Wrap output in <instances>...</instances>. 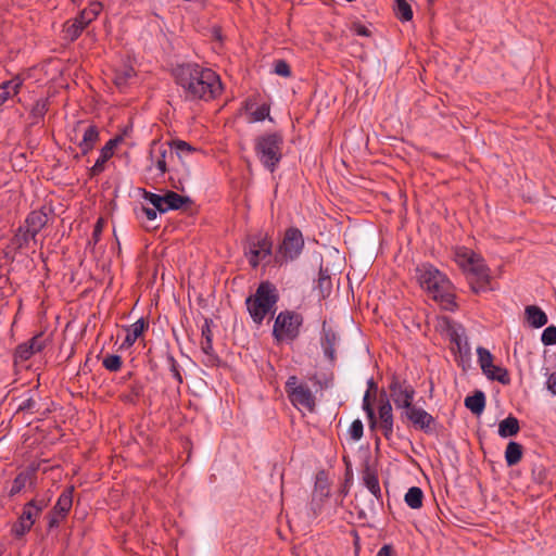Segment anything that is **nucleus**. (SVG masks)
<instances>
[{
    "instance_id": "1",
    "label": "nucleus",
    "mask_w": 556,
    "mask_h": 556,
    "mask_svg": "<svg viewBox=\"0 0 556 556\" xmlns=\"http://www.w3.org/2000/svg\"><path fill=\"white\" fill-rule=\"evenodd\" d=\"M174 77L189 101H211L218 97L223 89L219 76L213 70L197 63L178 65L174 71Z\"/></svg>"
},
{
    "instance_id": "2",
    "label": "nucleus",
    "mask_w": 556,
    "mask_h": 556,
    "mask_svg": "<svg viewBox=\"0 0 556 556\" xmlns=\"http://www.w3.org/2000/svg\"><path fill=\"white\" fill-rule=\"evenodd\" d=\"M415 278L429 296L439 302L444 309L456 307L453 285L445 274L430 263H422L415 268Z\"/></svg>"
},
{
    "instance_id": "3",
    "label": "nucleus",
    "mask_w": 556,
    "mask_h": 556,
    "mask_svg": "<svg viewBox=\"0 0 556 556\" xmlns=\"http://www.w3.org/2000/svg\"><path fill=\"white\" fill-rule=\"evenodd\" d=\"M279 298L277 287L266 280L262 281L255 292L245 299L247 311L255 325L261 326L268 315H275Z\"/></svg>"
},
{
    "instance_id": "4",
    "label": "nucleus",
    "mask_w": 556,
    "mask_h": 556,
    "mask_svg": "<svg viewBox=\"0 0 556 556\" xmlns=\"http://www.w3.org/2000/svg\"><path fill=\"white\" fill-rule=\"evenodd\" d=\"M454 260L466 274L475 293L488 290L490 270L480 255L467 248H458L454 253Z\"/></svg>"
},
{
    "instance_id": "5",
    "label": "nucleus",
    "mask_w": 556,
    "mask_h": 556,
    "mask_svg": "<svg viewBox=\"0 0 556 556\" xmlns=\"http://www.w3.org/2000/svg\"><path fill=\"white\" fill-rule=\"evenodd\" d=\"M283 136L279 131L264 132L254 139V152L260 163L274 173L282 160Z\"/></svg>"
},
{
    "instance_id": "6",
    "label": "nucleus",
    "mask_w": 556,
    "mask_h": 556,
    "mask_svg": "<svg viewBox=\"0 0 556 556\" xmlns=\"http://www.w3.org/2000/svg\"><path fill=\"white\" fill-rule=\"evenodd\" d=\"M303 323L302 314L290 309L281 311L274 321V339L277 342H293L299 338Z\"/></svg>"
},
{
    "instance_id": "7",
    "label": "nucleus",
    "mask_w": 556,
    "mask_h": 556,
    "mask_svg": "<svg viewBox=\"0 0 556 556\" xmlns=\"http://www.w3.org/2000/svg\"><path fill=\"white\" fill-rule=\"evenodd\" d=\"M416 391L414 387L399 375H391L388 383V396L386 400L392 401L395 408L406 410L413 405Z\"/></svg>"
},
{
    "instance_id": "8",
    "label": "nucleus",
    "mask_w": 556,
    "mask_h": 556,
    "mask_svg": "<svg viewBox=\"0 0 556 556\" xmlns=\"http://www.w3.org/2000/svg\"><path fill=\"white\" fill-rule=\"evenodd\" d=\"M286 392L293 406L296 408H305L308 412H314L316 407L315 396L305 383H299L296 376H290L286 381Z\"/></svg>"
},
{
    "instance_id": "9",
    "label": "nucleus",
    "mask_w": 556,
    "mask_h": 556,
    "mask_svg": "<svg viewBox=\"0 0 556 556\" xmlns=\"http://www.w3.org/2000/svg\"><path fill=\"white\" fill-rule=\"evenodd\" d=\"M47 506L48 501L45 498H34L26 503L18 520L12 527V533L16 538H21L27 533Z\"/></svg>"
},
{
    "instance_id": "10",
    "label": "nucleus",
    "mask_w": 556,
    "mask_h": 556,
    "mask_svg": "<svg viewBox=\"0 0 556 556\" xmlns=\"http://www.w3.org/2000/svg\"><path fill=\"white\" fill-rule=\"evenodd\" d=\"M304 249L302 231L296 227H290L285 231L283 239L277 252V262L294 261Z\"/></svg>"
},
{
    "instance_id": "11",
    "label": "nucleus",
    "mask_w": 556,
    "mask_h": 556,
    "mask_svg": "<svg viewBox=\"0 0 556 556\" xmlns=\"http://www.w3.org/2000/svg\"><path fill=\"white\" fill-rule=\"evenodd\" d=\"M401 418L408 420L416 429L432 433L435 429V419L421 407L414 404L401 413Z\"/></svg>"
},
{
    "instance_id": "12",
    "label": "nucleus",
    "mask_w": 556,
    "mask_h": 556,
    "mask_svg": "<svg viewBox=\"0 0 556 556\" xmlns=\"http://www.w3.org/2000/svg\"><path fill=\"white\" fill-rule=\"evenodd\" d=\"M74 130L75 132L83 131V137L77 141V147L79 148L81 155L88 154L93 150L100 139L98 127L93 124L85 125L84 122L79 121L77 122Z\"/></svg>"
},
{
    "instance_id": "13",
    "label": "nucleus",
    "mask_w": 556,
    "mask_h": 556,
    "mask_svg": "<svg viewBox=\"0 0 556 556\" xmlns=\"http://www.w3.org/2000/svg\"><path fill=\"white\" fill-rule=\"evenodd\" d=\"M271 249L273 242L266 236L251 241L249 251L247 252L250 265L256 268L261 261L271 254Z\"/></svg>"
},
{
    "instance_id": "14",
    "label": "nucleus",
    "mask_w": 556,
    "mask_h": 556,
    "mask_svg": "<svg viewBox=\"0 0 556 556\" xmlns=\"http://www.w3.org/2000/svg\"><path fill=\"white\" fill-rule=\"evenodd\" d=\"M339 342L337 332L330 327L327 321L323 323L320 333V345L324 351V355L333 363L336 361V346Z\"/></svg>"
},
{
    "instance_id": "15",
    "label": "nucleus",
    "mask_w": 556,
    "mask_h": 556,
    "mask_svg": "<svg viewBox=\"0 0 556 556\" xmlns=\"http://www.w3.org/2000/svg\"><path fill=\"white\" fill-rule=\"evenodd\" d=\"M155 143H153L151 151H150V169L155 168L157 170V176H163L166 172H168L167 168V154H169L170 157H173L172 150H168L164 148L163 146H159L155 148Z\"/></svg>"
},
{
    "instance_id": "16",
    "label": "nucleus",
    "mask_w": 556,
    "mask_h": 556,
    "mask_svg": "<svg viewBox=\"0 0 556 556\" xmlns=\"http://www.w3.org/2000/svg\"><path fill=\"white\" fill-rule=\"evenodd\" d=\"M123 138L117 136L113 139H110L105 146L101 149L100 155L96 161L94 165L91 167V175H99L104 170L105 163L113 156L114 149L116 146L122 142Z\"/></svg>"
},
{
    "instance_id": "17",
    "label": "nucleus",
    "mask_w": 556,
    "mask_h": 556,
    "mask_svg": "<svg viewBox=\"0 0 556 556\" xmlns=\"http://www.w3.org/2000/svg\"><path fill=\"white\" fill-rule=\"evenodd\" d=\"M378 413L382 433L387 440H390L393 435V414L392 405L389 400L380 404Z\"/></svg>"
},
{
    "instance_id": "18",
    "label": "nucleus",
    "mask_w": 556,
    "mask_h": 556,
    "mask_svg": "<svg viewBox=\"0 0 556 556\" xmlns=\"http://www.w3.org/2000/svg\"><path fill=\"white\" fill-rule=\"evenodd\" d=\"M23 83V78L17 75L0 84V106L20 93Z\"/></svg>"
},
{
    "instance_id": "19",
    "label": "nucleus",
    "mask_w": 556,
    "mask_h": 556,
    "mask_svg": "<svg viewBox=\"0 0 556 556\" xmlns=\"http://www.w3.org/2000/svg\"><path fill=\"white\" fill-rule=\"evenodd\" d=\"M48 215L42 211H33L25 220V227L31 237H36L40 230L47 225Z\"/></svg>"
},
{
    "instance_id": "20",
    "label": "nucleus",
    "mask_w": 556,
    "mask_h": 556,
    "mask_svg": "<svg viewBox=\"0 0 556 556\" xmlns=\"http://www.w3.org/2000/svg\"><path fill=\"white\" fill-rule=\"evenodd\" d=\"M362 480L369 492L377 498H382L381 488L377 472L369 466H366L362 472Z\"/></svg>"
},
{
    "instance_id": "21",
    "label": "nucleus",
    "mask_w": 556,
    "mask_h": 556,
    "mask_svg": "<svg viewBox=\"0 0 556 556\" xmlns=\"http://www.w3.org/2000/svg\"><path fill=\"white\" fill-rule=\"evenodd\" d=\"M525 313L528 323L534 328H541L548 321L546 314L539 306L529 305Z\"/></svg>"
},
{
    "instance_id": "22",
    "label": "nucleus",
    "mask_w": 556,
    "mask_h": 556,
    "mask_svg": "<svg viewBox=\"0 0 556 556\" xmlns=\"http://www.w3.org/2000/svg\"><path fill=\"white\" fill-rule=\"evenodd\" d=\"M148 324L143 318L138 319L136 323L131 324L126 328V337L123 345L131 346L136 340L147 329Z\"/></svg>"
},
{
    "instance_id": "23",
    "label": "nucleus",
    "mask_w": 556,
    "mask_h": 556,
    "mask_svg": "<svg viewBox=\"0 0 556 556\" xmlns=\"http://www.w3.org/2000/svg\"><path fill=\"white\" fill-rule=\"evenodd\" d=\"M136 72L131 66L124 65L114 72L113 81L119 89L127 87L135 78Z\"/></svg>"
},
{
    "instance_id": "24",
    "label": "nucleus",
    "mask_w": 556,
    "mask_h": 556,
    "mask_svg": "<svg viewBox=\"0 0 556 556\" xmlns=\"http://www.w3.org/2000/svg\"><path fill=\"white\" fill-rule=\"evenodd\" d=\"M465 406L472 414L480 415L485 407V395L482 391L478 390L472 395L465 399Z\"/></svg>"
},
{
    "instance_id": "25",
    "label": "nucleus",
    "mask_w": 556,
    "mask_h": 556,
    "mask_svg": "<svg viewBox=\"0 0 556 556\" xmlns=\"http://www.w3.org/2000/svg\"><path fill=\"white\" fill-rule=\"evenodd\" d=\"M73 486H68L60 494L53 507L58 514L67 516L73 505Z\"/></svg>"
},
{
    "instance_id": "26",
    "label": "nucleus",
    "mask_w": 556,
    "mask_h": 556,
    "mask_svg": "<svg viewBox=\"0 0 556 556\" xmlns=\"http://www.w3.org/2000/svg\"><path fill=\"white\" fill-rule=\"evenodd\" d=\"M520 430L519 421L516 417L509 415L498 425V434L502 438L516 435Z\"/></svg>"
},
{
    "instance_id": "27",
    "label": "nucleus",
    "mask_w": 556,
    "mask_h": 556,
    "mask_svg": "<svg viewBox=\"0 0 556 556\" xmlns=\"http://www.w3.org/2000/svg\"><path fill=\"white\" fill-rule=\"evenodd\" d=\"M103 7L101 2L93 1L89 4L88 8L81 10L76 17L80 22H83L81 24H85L87 27L92 21H94L98 17Z\"/></svg>"
},
{
    "instance_id": "28",
    "label": "nucleus",
    "mask_w": 556,
    "mask_h": 556,
    "mask_svg": "<svg viewBox=\"0 0 556 556\" xmlns=\"http://www.w3.org/2000/svg\"><path fill=\"white\" fill-rule=\"evenodd\" d=\"M81 23L77 17L67 21L63 27L64 38L70 41L76 40L86 28V25Z\"/></svg>"
},
{
    "instance_id": "29",
    "label": "nucleus",
    "mask_w": 556,
    "mask_h": 556,
    "mask_svg": "<svg viewBox=\"0 0 556 556\" xmlns=\"http://www.w3.org/2000/svg\"><path fill=\"white\" fill-rule=\"evenodd\" d=\"M254 104L251 102H247L245 109L250 113L249 123L262 122L265 118H270L269 112L270 106L266 103L253 109Z\"/></svg>"
},
{
    "instance_id": "30",
    "label": "nucleus",
    "mask_w": 556,
    "mask_h": 556,
    "mask_svg": "<svg viewBox=\"0 0 556 556\" xmlns=\"http://www.w3.org/2000/svg\"><path fill=\"white\" fill-rule=\"evenodd\" d=\"M522 458V445L518 442L510 441L505 450V460L508 466L517 465Z\"/></svg>"
},
{
    "instance_id": "31",
    "label": "nucleus",
    "mask_w": 556,
    "mask_h": 556,
    "mask_svg": "<svg viewBox=\"0 0 556 556\" xmlns=\"http://www.w3.org/2000/svg\"><path fill=\"white\" fill-rule=\"evenodd\" d=\"M316 289L323 299H326L330 295L332 291V282L327 269L320 268Z\"/></svg>"
},
{
    "instance_id": "32",
    "label": "nucleus",
    "mask_w": 556,
    "mask_h": 556,
    "mask_svg": "<svg viewBox=\"0 0 556 556\" xmlns=\"http://www.w3.org/2000/svg\"><path fill=\"white\" fill-rule=\"evenodd\" d=\"M166 200V212L169 210H179L186 204H191V200L188 197H182L174 191H167L165 193Z\"/></svg>"
},
{
    "instance_id": "33",
    "label": "nucleus",
    "mask_w": 556,
    "mask_h": 556,
    "mask_svg": "<svg viewBox=\"0 0 556 556\" xmlns=\"http://www.w3.org/2000/svg\"><path fill=\"white\" fill-rule=\"evenodd\" d=\"M424 493L418 486H412L405 494L404 501L412 509H419L422 506Z\"/></svg>"
},
{
    "instance_id": "34",
    "label": "nucleus",
    "mask_w": 556,
    "mask_h": 556,
    "mask_svg": "<svg viewBox=\"0 0 556 556\" xmlns=\"http://www.w3.org/2000/svg\"><path fill=\"white\" fill-rule=\"evenodd\" d=\"M30 480L31 473L29 471L20 472L12 482L11 489L9 490V495L15 496L16 494L21 493L25 489L26 484L30 482Z\"/></svg>"
},
{
    "instance_id": "35",
    "label": "nucleus",
    "mask_w": 556,
    "mask_h": 556,
    "mask_svg": "<svg viewBox=\"0 0 556 556\" xmlns=\"http://www.w3.org/2000/svg\"><path fill=\"white\" fill-rule=\"evenodd\" d=\"M490 371L483 372L489 379L501 382L502 384H509L510 377L507 369L492 364Z\"/></svg>"
},
{
    "instance_id": "36",
    "label": "nucleus",
    "mask_w": 556,
    "mask_h": 556,
    "mask_svg": "<svg viewBox=\"0 0 556 556\" xmlns=\"http://www.w3.org/2000/svg\"><path fill=\"white\" fill-rule=\"evenodd\" d=\"M395 15L402 22H408L413 18V10L406 0H395Z\"/></svg>"
},
{
    "instance_id": "37",
    "label": "nucleus",
    "mask_w": 556,
    "mask_h": 556,
    "mask_svg": "<svg viewBox=\"0 0 556 556\" xmlns=\"http://www.w3.org/2000/svg\"><path fill=\"white\" fill-rule=\"evenodd\" d=\"M34 242L36 243L37 240H36V237H31L29 233H28V229L24 226V227H21L18 229V232L15 235L14 237V244L18 248V249H24V248H28L29 247V243L30 242Z\"/></svg>"
},
{
    "instance_id": "38",
    "label": "nucleus",
    "mask_w": 556,
    "mask_h": 556,
    "mask_svg": "<svg viewBox=\"0 0 556 556\" xmlns=\"http://www.w3.org/2000/svg\"><path fill=\"white\" fill-rule=\"evenodd\" d=\"M477 355L482 372L490 371L489 369L492 367L493 364V355L490 353V351L482 346H479L477 349Z\"/></svg>"
},
{
    "instance_id": "39",
    "label": "nucleus",
    "mask_w": 556,
    "mask_h": 556,
    "mask_svg": "<svg viewBox=\"0 0 556 556\" xmlns=\"http://www.w3.org/2000/svg\"><path fill=\"white\" fill-rule=\"evenodd\" d=\"M122 364H123L122 357L119 355H115V354H108L102 361V366L106 370L113 371V372L118 371L122 368Z\"/></svg>"
},
{
    "instance_id": "40",
    "label": "nucleus",
    "mask_w": 556,
    "mask_h": 556,
    "mask_svg": "<svg viewBox=\"0 0 556 556\" xmlns=\"http://www.w3.org/2000/svg\"><path fill=\"white\" fill-rule=\"evenodd\" d=\"M35 352L31 349V345L28 344V342L21 343L16 346L14 352V357L16 361H28Z\"/></svg>"
},
{
    "instance_id": "41",
    "label": "nucleus",
    "mask_w": 556,
    "mask_h": 556,
    "mask_svg": "<svg viewBox=\"0 0 556 556\" xmlns=\"http://www.w3.org/2000/svg\"><path fill=\"white\" fill-rule=\"evenodd\" d=\"M48 110H49L48 99H39L33 105L30 114L36 119L43 118V116L46 115Z\"/></svg>"
},
{
    "instance_id": "42",
    "label": "nucleus",
    "mask_w": 556,
    "mask_h": 556,
    "mask_svg": "<svg viewBox=\"0 0 556 556\" xmlns=\"http://www.w3.org/2000/svg\"><path fill=\"white\" fill-rule=\"evenodd\" d=\"M153 206L154 208H156L160 213H165L166 212V208H165V205H166V200H165V194L164 195H160V194H156V193H152V192H147L146 193V197H144Z\"/></svg>"
},
{
    "instance_id": "43",
    "label": "nucleus",
    "mask_w": 556,
    "mask_h": 556,
    "mask_svg": "<svg viewBox=\"0 0 556 556\" xmlns=\"http://www.w3.org/2000/svg\"><path fill=\"white\" fill-rule=\"evenodd\" d=\"M48 520V529L51 530L53 528L59 527L60 522L66 518L65 515H61L56 513V509L52 508L46 516Z\"/></svg>"
},
{
    "instance_id": "44",
    "label": "nucleus",
    "mask_w": 556,
    "mask_h": 556,
    "mask_svg": "<svg viewBox=\"0 0 556 556\" xmlns=\"http://www.w3.org/2000/svg\"><path fill=\"white\" fill-rule=\"evenodd\" d=\"M363 430L364 426L362 420L355 419L350 426L349 433L354 441H358L363 437Z\"/></svg>"
},
{
    "instance_id": "45",
    "label": "nucleus",
    "mask_w": 556,
    "mask_h": 556,
    "mask_svg": "<svg viewBox=\"0 0 556 556\" xmlns=\"http://www.w3.org/2000/svg\"><path fill=\"white\" fill-rule=\"evenodd\" d=\"M274 72L282 77L291 76L290 65L285 60H277L274 64Z\"/></svg>"
},
{
    "instance_id": "46",
    "label": "nucleus",
    "mask_w": 556,
    "mask_h": 556,
    "mask_svg": "<svg viewBox=\"0 0 556 556\" xmlns=\"http://www.w3.org/2000/svg\"><path fill=\"white\" fill-rule=\"evenodd\" d=\"M363 409L366 412L367 417L370 421V426L374 427L376 425V417L374 408L369 402V392L367 391L363 399Z\"/></svg>"
},
{
    "instance_id": "47",
    "label": "nucleus",
    "mask_w": 556,
    "mask_h": 556,
    "mask_svg": "<svg viewBox=\"0 0 556 556\" xmlns=\"http://www.w3.org/2000/svg\"><path fill=\"white\" fill-rule=\"evenodd\" d=\"M542 342L545 345L556 344V327L549 326L542 333Z\"/></svg>"
},
{
    "instance_id": "48",
    "label": "nucleus",
    "mask_w": 556,
    "mask_h": 556,
    "mask_svg": "<svg viewBox=\"0 0 556 556\" xmlns=\"http://www.w3.org/2000/svg\"><path fill=\"white\" fill-rule=\"evenodd\" d=\"M129 388H130V392H129V394H126L124 396V400L126 402L135 403L136 400L142 394L143 387L139 383H134Z\"/></svg>"
},
{
    "instance_id": "49",
    "label": "nucleus",
    "mask_w": 556,
    "mask_h": 556,
    "mask_svg": "<svg viewBox=\"0 0 556 556\" xmlns=\"http://www.w3.org/2000/svg\"><path fill=\"white\" fill-rule=\"evenodd\" d=\"M28 344L31 345L33 351L36 353L41 352L46 346V341L43 339L42 333H39L37 336H34L31 339H29Z\"/></svg>"
},
{
    "instance_id": "50",
    "label": "nucleus",
    "mask_w": 556,
    "mask_h": 556,
    "mask_svg": "<svg viewBox=\"0 0 556 556\" xmlns=\"http://www.w3.org/2000/svg\"><path fill=\"white\" fill-rule=\"evenodd\" d=\"M168 363H169V370L173 375V377L176 379L178 384L182 383V375L180 372L179 364L173 356H168Z\"/></svg>"
},
{
    "instance_id": "51",
    "label": "nucleus",
    "mask_w": 556,
    "mask_h": 556,
    "mask_svg": "<svg viewBox=\"0 0 556 556\" xmlns=\"http://www.w3.org/2000/svg\"><path fill=\"white\" fill-rule=\"evenodd\" d=\"M172 147L178 152V153H191L195 151L193 147H191L188 142L182 140H174L172 142Z\"/></svg>"
},
{
    "instance_id": "52",
    "label": "nucleus",
    "mask_w": 556,
    "mask_h": 556,
    "mask_svg": "<svg viewBox=\"0 0 556 556\" xmlns=\"http://www.w3.org/2000/svg\"><path fill=\"white\" fill-rule=\"evenodd\" d=\"M201 350L202 352L210 358V361L214 362L217 357L214 354L213 341L201 340Z\"/></svg>"
},
{
    "instance_id": "53",
    "label": "nucleus",
    "mask_w": 556,
    "mask_h": 556,
    "mask_svg": "<svg viewBox=\"0 0 556 556\" xmlns=\"http://www.w3.org/2000/svg\"><path fill=\"white\" fill-rule=\"evenodd\" d=\"M37 402L33 397H28L24 400L17 408V412H30L34 413L36 410Z\"/></svg>"
},
{
    "instance_id": "54",
    "label": "nucleus",
    "mask_w": 556,
    "mask_h": 556,
    "mask_svg": "<svg viewBox=\"0 0 556 556\" xmlns=\"http://www.w3.org/2000/svg\"><path fill=\"white\" fill-rule=\"evenodd\" d=\"M351 30L357 36L369 37L371 35V31L358 22L352 24Z\"/></svg>"
},
{
    "instance_id": "55",
    "label": "nucleus",
    "mask_w": 556,
    "mask_h": 556,
    "mask_svg": "<svg viewBox=\"0 0 556 556\" xmlns=\"http://www.w3.org/2000/svg\"><path fill=\"white\" fill-rule=\"evenodd\" d=\"M211 325L212 320L206 318L201 327L202 340L213 341Z\"/></svg>"
},
{
    "instance_id": "56",
    "label": "nucleus",
    "mask_w": 556,
    "mask_h": 556,
    "mask_svg": "<svg viewBox=\"0 0 556 556\" xmlns=\"http://www.w3.org/2000/svg\"><path fill=\"white\" fill-rule=\"evenodd\" d=\"M546 387L548 391H551L553 394H556V371L548 376Z\"/></svg>"
},
{
    "instance_id": "57",
    "label": "nucleus",
    "mask_w": 556,
    "mask_h": 556,
    "mask_svg": "<svg viewBox=\"0 0 556 556\" xmlns=\"http://www.w3.org/2000/svg\"><path fill=\"white\" fill-rule=\"evenodd\" d=\"M394 548L391 544H384L377 553L376 556H393Z\"/></svg>"
},
{
    "instance_id": "58",
    "label": "nucleus",
    "mask_w": 556,
    "mask_h": 556,
    "mask_svg": "<svg viewBox=\"0 0 556 556\" xmlns=\"http://www.w3.org/2000/svg\"><path fill=\"white\" fill-rule=\"evenodd\" d=\"M102 227H103L102 219H99L93 228V231H92V239H93L94 243L98 242L100 239V236L102 233Z\"/></svg>"
},
{
    "instance_id": "59",
    "label": "nucleus",
    "mask_w": 556,
    "mask_h": 556,
    "mask_svg": "<svg viewBox=\"0 0 556 556\" xmlns=\"http://www.w3.org/2000/svg\"><path fill=\"white\" fill-rule=\"evenodd\" d=\"M142 212L149 220H154L157 216L156 208L142 207Z\"/></svg>"
},
{
    "instance_id": "60",
    "label": "nucleus",
    "mask_w": 556,
    "mask_h": 556,
    "mask_svg": "<svg viewBox=\"0 0 556 556\" xmlns=\"http://www.w3.org/2000/svg\"><path fill=\"white\" fill-rule=\"evenodd\" d=\"M74 4L79 5L84 0H71Z\"/></svg>"
},
{
    "instance_id": "61",
    "label": "nucleus",
    "mask_w": 556,
    "mask_h": 556,
    "mask_svg": "<svg viewBox=\"0 0 556 556\" xmlns=\"http://www.w3.org/2000/svg\"><path fill=\"white\" fill-rule=\"evenodd\" d=\"M369 384H370L371 387H372V386H375V383H374V381H372V380H370V381H369Z\"/></svg>"
},
{
    "instance_id": "62",
    "label": "nucleus",
    "mask_w": 556,
    "mask_h": 556,
    "mask_svg": "<svg viewBox=\"0 0 556 556\" xmlns=\"http://www.w3.org/2000/svg\"><path fill=\"white\" fill-rule=\"evenodd\" d=\"M429 2H434L435 0H428Z\"/></svg>"
}]
</instances>
